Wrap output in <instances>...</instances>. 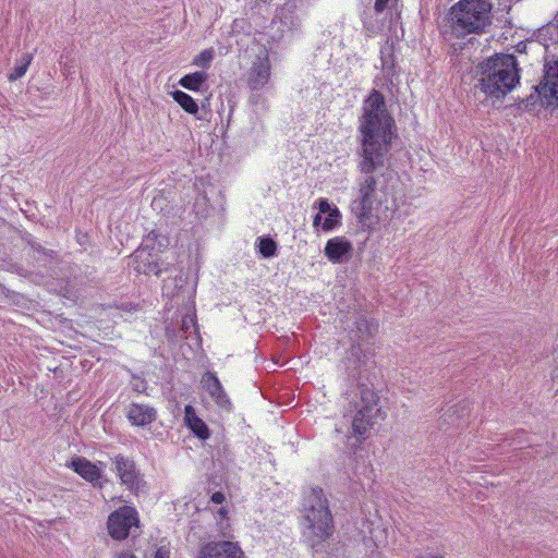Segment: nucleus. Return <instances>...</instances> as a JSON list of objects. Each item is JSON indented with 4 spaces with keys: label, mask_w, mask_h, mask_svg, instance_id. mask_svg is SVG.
<instances>
[{
    "label": "nucleus",
    "mask_w": 558,
    "mask_h": 558,
    "mask_svg": "<svg viewBox=\"0 0 558 558\" xmlns=\"http://www.w3.org/2000/svg\"><path fill=\"white\" fill-rule=\"evenodd\" d=\"M114 468L122 484L132 490L138 489L142 480L132 460L124 457H117L114 459Z\"/></svg>",
    "instance_id": "11"
},
{
    "label": "nucleus",
    "mask_w": 558,
    "mask_h": 558,
    "mask_svg": "<svg viewBox=\"0 0 558 558\" xmlns=\"http://www.w3.org/2000/svg\"><path fill=\"white\" fill-rule=\"evenodd\" d=\"M304 542L316 553L326 548L335 525L324 490L312 487L306 493L300 520Z\"/></svg>",
    "instance_id": "2"
},
{
    "label": "nucleus",
    "mask_w": 558,
    "mask_h": 558,
    "mask_svg": "<svg viewBox=\"0 0 558 558\" xmlns=\"http://www.w3.org/2000/svg\"><path fill=\"white\" fill-rule=\"evenodd\" d=\"M208 75L204 71H197L190 73L180 78L179 84L189 90L199 92L203 85L206 83Z\"/></svg>",
    "instance_id": "17"
},
{
    "label": "nucleus",
    "mask_w": 558,
    "mask_h": 558,
    "mask_svg": "<svg viewBox=\"0 0 558 558\" xmlns=\"http://www.w3.org/2000/svg\"><path fill=\"white\" fill-rule=\"evenodd\" d=\"M184 423L191 433L202 441H206L210 437V430L207 424L197 415L192 405L184 408Z\"/></svg>",
    "instance_id": "13"
},
{
    "label": "nucleus",
    "mask_w": 558,
    "mask_h": 558,
    "mask_svg": "<svg viewBox=\"0 0 558 558\" xmlns=\"http://www.w3.org/2000/svg\"><path fill=\"white\" fill-rule=\"evenodd\" d=\"M326 244L328 245H331V244H350V242L348 241H344V240H339L338 238H335V239H329Z\"/></svg>",
    "instance_id": "32"
},
{
    "label": "nucleus",
    "mask_w": 558,
    "mask_h": 558,
    "mask_svg": "<svg viewBox=\"0 0 558 558\" xmlns=\"http://www.w3.org/2000/svg\"><path fill=\"white\" fill-rule=\"evenodd\" d=\"M213 59H214L213 49H205L194 59L193 64H195L199 68L207 69V68H209Z\"/></svg>",
    "instance_id": "23"
},
{
    "label": "nucleus",
    "mask_w": 558,
    "mask_h": 558,
    "mask_svg": "<svg viewBox=\"0 0 558 558\" xmlns=\"http://www.w3.org/2000/svg\"><path fill=\"white\" fill-rule=\"evenodd\" d=\"M140 524L137 511L130 506H123L112 512L107 521L109 535L117 541L125 539L132 529H137Z\"/></svg>",
    "instance_id": "6"
},
{
    "label": "nucleus",
    "mask_w": 558,
    "mask_h": 558,
    "mask_svg": "<svg viewBox=\"0 0 558 558\" xmlns=\"http://www.w3.org/2000/svg\"><path fill=\"white\" fill-rule=\"evenodd\" d=\"M171 548L169 545H160L151 555V558H170Z\"/></svg>",
    "instance_id": "24"
},
{
    "label": "nucleus",
    "mask_w": 558,
    "mask_h": 558,
    "mask_svg": "<svg viewBox=\"0 0 558 558\" xmlns=\"http://www.w3.org/2000/svg\"><path fill=\"white\" fill-rule=\"evenodd\" d=\"M392 128L395 121L387 111L383 94L373 89L363 104L359 126L361 146L356 150L357 190L351 203V211L362 227L374 223V210L388 202L397 181V172L384 165L391 145Z\"/></svg>",
    "instance_id": "1"
},
{
    "label": "nucleus",
    "mask_w": 558,
    "mask_h": 558,
    "mask_svg": "<svg viewBox=\"0 0 558 558\" xmlns=\"http://www.w3.org/2000/svg\"><path fill=\"white\" fill-rule=\"evenodd\" d=\"M428 558H441V557H439V556H430Z\"/></svg>",
    "instance_id": "34"
},
{
    "label": "nucleus",
    "mask_w": 558,
    "mask_h": 558,
    "mask_svg": "<svg viewBox=\"0 0 558 558\" xmlns=\"http://www.w3.org/2000/svg\"><path fill=\"white\" fill-rule=\"evenodd\" d=\"M153 251L154 246H138L134 252L133 260L135 263L134 268L136 271L147 275L154 274L156 276L162 271V268L158 264Z\"/></svg>",
    "instance_id": "10"
},
{
    "label": "nucleus",
    "mask_w": 558,
    "mask_h": 558,
    "mask_svg": "<svg viewBox=\"0 0 558 558\" xmlns=\"http://www.w3.org/2000/svg\"><path fill=\"white\" fill-rule=\"evenodd\" d=\"M537 92L542 105L546 107H558V57H553L546 61L545 75L543 82L538 85Z\"/></svg>",
    "instance_id": "7"
},
{
    "label": "nucleus",
    "mask_w": 558,
    "mask_h": 558,
    "mask_svg": "<svg viewBox=\"0 0 558 558\" xmlns=\"http://www.w3.org/2000/svg\"><path fill=\"white\" fill-rule=\"evenodd\" d=\"M173 99L190 114H196L198 112V105L196 101L186 93L182 90H175L172 94Z\"/></svg>",
    "instance_id": "18"
},
{
    "label": "nucleus",
    "mask_w": 558,
    "mask_h": 558,
    "mask_svg": "<svg viewBox=\"0 0 558 558\" xmlns=\"http://www.w3.org/2000/svg\"><path fill=\"white\" fill-rule=\"evenodd\" d=\"M257 253L264 258H270L276 255L277 246H257Z\"/></svg>",
    "instance_id": "25"
},
{
    "label": "nucleus",
    "mask_w": 558,
    "mask_h": 558,
    "mask_svg": "<svg viewBox=\"0 0 558 558\" xmlns=\"http://www.w3.org/2000/svg\"><path fill=\"white\" fill-rule=\"evenodd\" d=\"M156 410L147 404L132 403L128 408L126 417L134 426H145L156 420Z\"/></svg>",
    "instance_id": "12"
},
{
    "label": "nucleus",
    "mask_w": 558,
    "mask_h": 558,
    "mask_svg": "<svg viewBox=\"0 0 558 558\" xmlns=\"http://www.w3.org/2000/svg\"><path fill=\"white\" fill-rule=\"evenodd\" d=\"M270 77V63L268 58L258 59L257 62H254L250 76H248V86L253 90H258L263 88L269 81Z\"/></svg>",
    "instance_id": "15"
},
{
    "label": "nucleus",
    "mask_w": 558,
    "mask_h": 558,
    "mask_svg": "<svg viewBox=\"0 0 558 558\" xmlns=\"http://www.w3.org/2000/svg\"><path fill=\"white\" fill-rule=\"evenodd\" d=\"M147 242H157V244H162L163 241H168L167 238L160 234L158 231L153 230L146 235Z\"/></svg>",
    "instance_id": "26"
},
{
    "label": "nucleus",
    "mask_w": 558,
    "mask_h": 558,
    "mask_svg": "<svg viewBox=\"0 0 558 558\" xmlns=\"http://www.w3.org/2000/svg\"><path fill=\"white\" fill-rule=\"evenodd\" d=\"M227 514H228V511L223 507H221L216 513L218 529H219L220 534L223 537H227L230 534V524H229Z\"/></svg>",
    "instance_id": "22"
},
{
    "label": "nucleus",
    "mask_w": 558,
    "mask_h": 558,
    "mask_svg": "<svg viewBox=\"0 0 558 558\" xmlns=\"http://www.w3.org/2000/svg\"><path fill=\"white\" fill-rule=\"evenodd\" d=\"M24 241L27 242V244H32V240L31 239H23Z\"/></svg>",
    "instance_id": "33"
},
{
    "label": "nucleus",
    "mask_w": 558,
    "mask_h": 558,
    "mask_svg": "<svg viewBox=\"0 0 558 558\" xmlns=\"http://www.w3.org/2000/svg\"><path fill=\"white\" fill-rule=\"evenodd\" d=\"M181 331L189 338L191 335H196V318L194 313H189L182 317Z\"/></svg>",
    "instance_id": "21"
},
{
    "label": "nucleus",
    "mask_w": 558,
    "mask_h": 558,
    "mask_svg": "<svg viewBox=\"0 0 558 558\" xmlns=\"http://www.w3.org/2000/svg\"><path fill=\"white\" fill-rule=\"evenodd\" d=\"M33 56L27 53L25 54L14 66L13 71L9 74L10 81H15L21 78L27 71L28 65L31 64Z\"/></svg>",
    "instance_id": "20"
},
{
    "label": "nucleus",
    "mask_w": 558,
    "mask_h": 558,
    "mask_svg": "<svg viewBox=\"0 0 558 558\" xmlns=\"http://www.w3.org/2000/svg\"><path fill=\"white\" fill-rule=\"evenodd\" d=\"M175 279L174 280H169L167 281L165 284H163V294L169 296V298H173L174 296V292L172 290V286L173 287H177V284L174 283Z\"/></svg>",
    "instance_id": "27"
},
{
    "label": "nucleus",
    "mask_w": 558,
    "mask_h": 558,
    "mask_svg": "<svg viewBox=\"0 0 558 558\" xmlns=\"http://www.w3.org/2000/svg\"><path fill=\"white\" fill-rule=\"evenodd\" d=\"M490 0H460L450 10L452 34L464 38L469 34L485 33L492 25Z\"/></svg>",
    "instance_id": "4"
},
{
    "label": "nucleus",
    "mask_w": 558,
    "mask_h": 558,
    "mask_svg": "<svg viewBox=\"0 0 558 558\" xmlns=\"http://www.w3.org/2000/svg\"><path fill=\"white\" fill-rule=\"evenodd\" d=\"M198 558H246V556L238 542L225 539L204 544L199 549Z\"/></svg>",
    "instance_id": "8"
},
{
    "label": "nucleus",
    "mask_w": 558,
    "mask_h": 558,
    "mask_svg": "<svg viewBox=\"0 0 558 558\" xmlns=\"http://www.w3.org/2000/svg\"><path fill=\"white\" fill-rule=\"evenodd\" d=\"M481 90L493 99H502L520 82V69L513 54L496 53L477 66Z\"/></svg>",
    "instance_id": "3"
},
{
    "label": "nucleus",
    "mask_w": 558,
    "mask_h": 558,
    "mask_svg": "<svg viewBox=\"0 0 558 558\" xmlns=\"http://www.w3.org/2000/svg\"><path fill=\"white\" fill-rule=\"evenodd\" d=\"M255 244H276V242L269 236H258L255 241Z\"/></svg>",
    "instance_id": "30"
},
{
    "label": "nucleus",
    "mask_w": 558,
    "mask_h": 558,
    "mask_svg": "<svg viewBox=\"0 0 558 558\" xmlns=\"http://www.w3.org/2000/svg\"><path fill=\"white\" fill-rule=\"evenodd\" d=\"M71 465L77 474L88 482L94 483L100 478L101 469L84 458L72 460Z\"/></svg>",
    "instance_id": "16"
},
{
    "label": "nucleus",
    "mask_w": 558,
    "mask_h": 558,
    "mask_svg": "<svg viewBox=\"0 0 558 558\" xmlns=\"http://www.w3.org/2000/svg\"><path fill=\"white\" fill-rule=\"evenodd\" d=\"M203 388L210 395L214 401L222 409H228L230 401L225 392L219 379L211 373H206L202 377Z\"/></svg>",
    "instance_id": "14"
},
{
    "label": "nucleus",
    "mask_w": 558,
    "mask_h": 558,
    "mask_svg": "<svg viewBox=\"0 0 558 558\" xmlns=\"http://www.w3.org/2000/svg\"><path fill=\"white\" fill-rule=\"evenodd\" d=\"M350 246H325L326 256L333 263H342L349 258Z\"/></svg>",
    "instance_id": "19"
},
{
    "label": "nucleus",
    "mask_w": 558,
    "mask_h": 558,
    "mask_svg": "<svg viewBox=\"0 0 558 558\" xmlns=\"http://www.w3.org/2000/svg\"><path fill=\"white\" fill-rule=\"evenodd\" d=\"M356 408L351 433L357 440H361L366 437L368 430L379 417L380 410L377 395L371 388H361L360 401L356 403Z\"/></svg>",
    "instance_id": "5"
},
{
    "label": "nucleus",
    "mask_w": 558,
    "mask_h": 558,
    "mask_svg": "<svg viewBox=\"0 0 558 558\" xmlns=\"http://www.w3.org/2000/svg\"><path fill=\"white\" fill-rule=\"evenodd\" d=\"M318 213L314 217L313 225L327 231L333 229L340 222V211L337 207L331 206L327 198H319L317 201Z\"/></svg>",
    "instance_id": "9"
},
{
    "label": "nucleus",
    "mask_w": 558,
    "mask_h": 558,
    "mask_svg": "<svg viewBox=\"0 0 558 558\" xmlns=\"http://www.w3.org/2000/svg\"><path fill=\"white\" fill-rule=\"evenodd\" d=\"M226 497L222 493L217 492L211 496V501L216 505H221L225 501Z\"/></svg>",
    "instance_id": "29"
},
{
    "label": "nucleus",
    "mask_w": 558,
    "mask_h": 558,
    "mask_svg": "<svg viewBox=\"0 0 558 558\" xmlns=\"http://www.w3.org/2000/svg\"><path fill=\"white\" fill-rule=\"evenodd\" d=\"M390 0H375L374 9L377 13H381L388 7Z\"/></svg>",
    "instance_id": "28"
},
{
    "label": "nucleus",
    "mask_w": 558,
    "mask_h": 558,
    "mask_svg": "<svg viewBox=\"0 0 558 558\" xmlns=\"http://www.w3.org/2000/svg\"><path fill=\"white\" fill-rule=\"evenodd\" d=\"M117 558H136L131 550H123L117 555Z\"/></svg>",
    "instance_id": "31"
}]
</instances>
